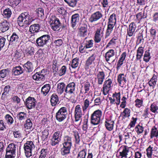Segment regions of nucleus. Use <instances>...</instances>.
I'll return each mask as SVG.
<instances>
[{"label": "nucleus", "instance_id": "nucleus-32", "mask_svg": "<svg viewBox=\"0 0 158 158\" xmlns=\"http://www.w3.org/2000/svg\"><path fill=\"white\" fill-rule=\"evenodd\" d=\"M144 48L142 46H140L138 48L136 51V61L140 60L142 58L144 52Z\"/></svg>", "mask_w": 158, "mask_h": 158}, {"label": "nucleus", "instance_id": "nucleus-28", "mask_svg": "<svg viewBox=\"0 0 158 158\" xmlns=\"http://www.w3.org/2000/svg\"><path fill=\"white\" fill-rule=\"evenodd\" d=\"M35 49L34 47L32 46H29L25 50L24 55L27 57H30L33 56L34 53Z\"/></svg>", "mask_w": 158, "mask_h": 158}, {"label": "nucleus", "instance_id": "nucleus-3", "mask_svg": "<svg viewBox=\"0 0 158 158\" xmlns=\"http://www.w3.org/2000/svg\"><path fill=\"white\" fill-rule=\"evenodd\" d=\"M102 111L99 109L95 110L91 115L90 123L93 125L99 124L101 122Z\"/></svg>", "mask_w": 158, "mask_h": 158}, {"label": "nucleus", "instance_id": "nucleus-17", "mask_svg": "<svg viewBox=\"0 0 158 158\" xmlns=\"http://www.w3.org/2000/svg\"><path fill=\"white\" fill-rule=\"evenodd\" d=\"M154 72L156 73L154 74L152 77L148 81V84L150 87L153 89L156 85L157 81V73L154 70Z\"/></svg>", "mask_w": 158, "mask_h": 158}, {"label": "nucleus", "instance_id": "nucleus-44", "mask_svg": "<svg viewBox=\"0 0 158 158\" xmlns=\"http://www.w3.org/2000/svg\"><path fill=\"white\" fill-rule=\"evenodd\" d=\"M73 133L74 136L75 143L76 144H79L80 141V137L79 133L76 130L73 131Z\"/></svg>", "mask_w": 158, "mask_h": 158}, {"label": "nucleus", "instance_id": "nucleus-2", "mask_svg": "<svg viewBox=\"0 0 158 158\" xmlns=\"http://www.w3.org/2000/svg\"><path fill=\"white\" fill-rule=\"evenodd\" d=\"M50 38V36L49 35H43L36 39V43L39 47L46 46L45 50H48L51 48L50 45L49 44L51 40Z\"/></svg>", "mask_w": 158, "mask_h": 158}, {"label": "nucleus", "instance_id": "nucleus-22", "mask_svg": "<svg viewBox=\"0 0 158 158\" xmlns=\"http://www.w3.org/2000/svg\"><path fill=\"white\" fill-rule=\"evenodd\" d=\"M50 102L51 105L53 106H56L59 104V97L56 93H53L50 97Z\"/></svg>", "mask_w": 158, "mask_h": 158}, {"label": "nucleus", "instance_id": "nucleus-56", "mask_svg": "<svg viewBox=\"0 0 158 158\" xmlns=\"http://www.w3.org/2000/svg\"><path fill=\"white\" fill-rule=\"evenodd\" d=\"M52 66L53 71L56 72L58 70L59 65L57 64V60L56 59L53 60Z\"/></svg>", "mask_w": 158, "mask_h": 158}, {"label": "nucleus", "instance_id": "nucleus-48", "mask_svg": "<svg viewBox=\"0 0 158 158\" xmlns=\"http://www.w3.org/2000/svg\"><path fill=\"white\" fill-rule=\"evenodd\" d=\"M120 93L119 92L117 93L115 92L112 95V97L116 99V104L117 106L119 105L120 102Z\"/></svg>", "mask_w": 158, "mask_h": 158}, {"label": "nucleus", "instance_id": "nucleus-52", "mask_svg": "<svg viewBox=\"0 0 158 158\" xmlns=\"http://www.w3.org/2000/svg\"><path fill=\"white\" fill-rule=\"evenodd\" d=\"M49 131L48 129H45L42 132L41 138L43 141H45L47 140L49 135Z\"/></svg>", "mask_w": 158, "mask_h": 158}, {"label": "nucleus", "instance_id": "nucleus-21", "mask_svg": "<svg viewBox=\"0 0 158 158\" xmlns=\"http://www.w3.org/2000/svg\"><path fill=\"white\" fill-rule=\"evenodd\" d=\"M23 67L24 68V71H25L27 73L32 72L34 69L33 64L30 61H27L26 63L23 64Z\"/></svg>", "mask_w": 158, "mask_h": 158}, {"label": "nucleus", "instance_id": "nucleus-37", "mask_svg": "<svg viewBox=\"0 0 158 158\" xmlns=\"http://www.w3.org/2000/svg\"><path fill=\"white\" fill-rule=\"evenodd\" d=\"M40 27V25L38 23L31 25L30 27L29 31L33 34L39 31Z\"/></svg>", "mask_w": 158, "mask_h": 158}, {"label": "nucleus", "instance_id": "nucleus-23", "mask_svg": "<svg viewBox=\"0 0 158 158\" xmlns=\"http://www.w3.org/2000/svg\"><path fill=\"white\" fill-rule=\"evenodd\" d=\"M105 72L102 70L98 72L97 75L98 80V83L99 85H102L105 78Z\"/></svg>", "mask_w": 158, "mask_h": 158}, {"label": "nucleus", "instance_id": "nucleus-16", "mask_svg": "<svg viewBox=\"0 0 158 158\" xmlns=\"http://www.w3.org/2000/svg\"><path fill=\"white\" fill-rule=\"evenodd\" d=\"M87 25L84 24L79 28L77 35L81 37H84L87 35Z\"/></svg>", "mask_w": 158, "mask_h": 158}, {"label": "nucleus", "instance_id": "nucleus-30", "mask_svg": "<svg viewBox=\"0 0 158 158\" xmlns=\"http://www.w3.org/2000/svg\"><path fill=\"white\" fill-rule=\"evenodd\" d=\"M79 15L78 14H75L72 16L71 20V26L73 28L76 27L77 23L79 20Z\"/></svg>", "mask_w": 158, "mask_h": 158}, {"label": "nucleus", "instance_id": "nucleus-9", "mask_svg": "<svg viewBox=\"0 0 158 158\" xmlns=\"http://www.w3.org/2000/svg\"><path fill=\"white\" fill-rule=\"evenodd\" d=\"M62 135V133L60 131H57L55 132L52 137L51 145L52 146H55L59 144L61 140Z\"/></svg>", "mask_w": 158, "mask_h": 158}, {"label": "nucleus", "instance_id": "nucleus-25", "mask_svg": "<svg viewBox=\"0 0 158 158\" xmlns=\"http://www.w3.org/2000/svg\"><path fill=\"white\" fill-rule=\"evenodd\" d=\"M131 110L130 108L126 107L124 109L123 111L120 113V117H122V119H125L126 118H129L131 115Z\"/></svg>", "mask_w": 158, "mask_h": 158}, {"label": "nucleus", "instance_id": "nucleus-14", "mask_svg": "<svg viewBox=\"0 0 158 158\" xmlns=\"http://www.w3.org/2000/svg\"><path fill=\"white\" fill-rule=\"evenodd\" d=\"M129 148L127 145H122L118 149L119 152V156L121 158H130V156H128V153L129 152Z\"/></svg>", "mask_w": 158, "mask_h": 158}, {"label": "nucleus", "instance_id": "nucleus-5", "mask_svg": "<svg viewBox=\"0 0 158 158\" xmlns=\"http://www.w3.org/2000/svg\"><path fill=\"white\" fill-rule=\"evenodd\" d=\"M49 22L51 28L54 31H59L61 26L59 19L55 16H51L49 18Z\"/></svg>", "mask_w": 158, "mask_h": 158}, {"label": "nucleus", "instance_id": "nucleus-27", "mask_svg": "<svg viewBox=\"0 0 158 158\" xmlns=\"http://www.w3.org/2000/svg\"><path fill=\"white\" fill-rule=\"evenodd\" d=\"M26 15H27V12L22 13L18 17L17 22L19 26H24V21Z\"/></svg>", "mask_w": 158, "mask_h": 158}, {"label": "nucleus", "instance_id": "nucleus-50", "mask_svg": "<svg viewBox=\"0 0 158 158\" xmlns=\"http://www.w3.org/2000/svg\"><path fill=\"white\" fill-rule=\"evenodd\" d=\"M79 60L78 57H76L73 59L71 62V66L73 69H76L77 68L79 64Z\"/></svg>", "mask_w": 158, "mask_h": 158}, {"label": "nucleus", "instance_id": "nucleus-59", "mask_svg": "<svg viewBox=\"0 0 158 158\" xmlns=\"http://www.w3.org/2000/svg\"><path fill=\"white\" fill-rule=\"evenodd\" d=\"M135 106L139 108L141 107L143 105V101L142 99L137 98L135 101Z\"/></svg>", "mask_w": 158, "mask_h": 158}, {"label": "nucleus", "instance_id": "nucleus-43", "mask_svg": "<svg viewBox=\"0 0 158 158\" xmlns=\"http://www.w3.org/2000/svg\"><path fill=\"white\" fill-rule=\"evenodd\" d=\"M48 152L47 148H42L40 152V155L38 158H47Z\"/></svg>", "mask_w": 158, "mask_h": 158}, {"label": "nucleus", "instance_id": "nucleus-60", "mask_svg": "<svg viewBox=\"0 0 158 158\" xmlns=\"http://www.w3.org/2000/svg\"><path fill=\"white\" fill-rule=\"evenodd\" d=\"M67 68L65 65L63 66L59 70L58 75L60 76H62L65 74L67 72Z\"/></svg>", "mask_w": 158, "mask_h": 158}, {"label": "nucleus", "instance_id": "nucleus-47", "mask_svg": "<svg viewBox=\"0 0 158 158\" xmlns=\"http://www.w3.org/2000/svg\"><path fill=\"white\" fill-rule=\"evenodd\" d=\"M150 110L155 114L158 113V106L156 102H154L151 104L150 106Z\"/></svg>", "mask_w": 158, "mask_h": 158}, {"label": "nucleus", "instance_id": "nucleus-42", "mask_svg": "<svg viewBox=\"0 0 158 158\" xmlns=\"http://www.w3.org/2000/svg\"><path fill=\"white\" fill-rule=\"evenodd\" d=\"M150 51V50L149 49L146 50L143 55V60L146 63L149 62L151 59V57Z\"/></svg>", "mask_w": 158, "mask_h": 158}, {"label": "nucleus", "instance_id": "nucleus-31", "mask_svg": "<svg viewBox=\"0 0 158 158\" xmlns=\"http://www.w3.org/2000/svg\"><path fill=\"white\" fill-rule=\"evenodd\" d=\"M9 23L6 20H5L0 23V30L1 32H4L8 30L9 28Z\"/></svg>", "mask_w": 158, "mask_h": 158}, {"label": "nucleus", "instance_id": "nucleus-11", "mask_svg": "<svg viewBox=\"0 0 158 158\" xmlns=\"http://www.w3.org/2000/svg\"><path fill=\"white\" fill-rule=\"evenodd\" d=\"M82 113L81 108V107L80 105H77L75 108L74 116L75 122H78L81 120L79 124H80L81 121V118L82 115Z\"/></svg>", "mask_w": 158, "mask_h": 158}, {"label": "nucleus", "instance_id": "nucleus-26", "mask_svg": "<svg viewBox=\"0 0 158 158\" xmlns=\"http://www.w3.org/2000/svg\"><path fill=\"white\" fill-rule=\"evenodd\" d=\"M24 71V70L20 66H16L12 69V74L14 76H18L23 73Z\"/></svg>", "mask_w": 158, "mask_h": 158}, {"label": "nucleus", "instance_id": "nucleus-19", "mask_svg": "<svg viewBox=\"0 0 158 158\" xmlns=\"http://www.w3.org/2000/svg\"><path fill=\"white\" fill-rule=\"evenodd\" d=\"M19 37L16 32H13L9 40V45H13L19 42Z\"/></svg>", "mask_w": 158, "mask_h": 158}, {"label": "nucleus", "instance_id": "nucleus-39", "mask_svg": "<svg viewBox=\"0 0 158 158\" xmlns=\"http://www.w3.org/2000/svg\"><path fill=\"white\" fill-rule=\"evenodd\" d=\"M10 86L9 85L5 86L3 89V92L2 94L1 99L2 100H5L6 98V95L8 94L10 90Z\"/></svg>", "mask_w": 158, "mask_h": 158}, {"label": "nucleus", "instance_id": "nucleus-36", "mask_svg": "<svg viewBox=\"0 0 158 158\" xmlns=\"http://www.w3.org/2000/svg\"><path fill=\"white\" fill-rule=\"evenodd\" d=\"M51 89V85L49 84H46L44 85L41 89V93L44 96H46L49 92Z\"/></svg>", "mask_w": 158, "mask_h": 158}, {"label": "nucleus", "instance_id": "nucleus-15", "mask_svg": "<svg viewBox=\"0 0 158 158\" xmlns=\"http://www.w3.org/2000/svg\"><path fill=\"white\" fill-rule=\"evenodd\" d=\"M97 55L95 53H93L89 56L86 60L85 64V69H88L90 65L94 64Z\"/></svg>", "mask_w": 158, "mask_h": 158}, {"label": "nucleus", "instance_id": "nucleus-8", "mask_svg": "<svg viewBox=\"0 0 158 158\" xmlns=\"http://www.w3.org/2000/svg\"><path fill=\"white\" fill-rule=\"evenodd\" d=\"M104 34V29L101 27L97 29L94 32V44H96L100 43L103 37Z\"/></svg>", "mask_w": 158, "mask_h": 158}, {"label": "nucleus", "instance_id": "nucleus-20", "mask_svg": "<svg viewBox=\"0 0 158 158\" xmlns=\"http://www.w3.org/2000/svg\"><path fill=\"white\" fill-rule=\"evenodd\" d=\"M102 16V14L100 12L97 11L91 15L89 19V21L92 23L99 19Z\"/></svg>", "mask_w": 158, "mask_h": 158}, {"label": "nucleus", "instance_id": "nucleus-58", "mask_svg": "<svg viewBox=\"0 0 158 158\" xmlns=\"http://www.w3.org/2000/svg\"><path fill=\"white\" fill-rule=\"evenodd\" d=\"M86 153V149H82L79 152L77 158H85Z\"/></svg>", "mask_w": 158, "mask_h": 158}, {"label": "nucleus", "instance_id": "nucleus-33", "mask_svg": "<svg viewBox=\"0 0 158 158\" xmlns=\"http://www.w3.org/2000/svg\"><path fill=\"white\" fill-rule=\"evenodd\" d=\"M126 77V75H125L123 73L118 74L117 77V81L120 85L122 83L124 84L127 82Z\"/></svg>", "mask_w": 158, "mask_h": 158}, {"label": "nucleus", "instance_id": "nucleus-54", "mask_svg": "<svg viewBox=\"0 0 158 158\" xmlns=\"http://www.w3.org/2000/svg\"><path fill=\"white\" fill-rule=\"evenodd\" d=\"M32 119L30 118L27 119L24 125L25 128L27 129H29L32 127Z\"/></svg>", "mask_w": 158, "mask_h": 158}, {"label": "nucleus", "instance_id": "nucleus-46", "mask_svg": "<svg viewBox=\"0 0 158 158\" xmlns=\"http://www.w3.org/2000/svg\"><path fill=\"white\" fill-rule=\"evenodd\" d=\"M30 15L29 14L28 12H27V15H26L24 21V26L27 27L31 24L32 21Z\"/></svg>", "mask_w": 158, "mask_h": 158}, {"label": "nucleus", "instance_id": "nucleus-49", "mask_svg": "<svg viewBox=\"0 0 158 158\" xmlns=\"http://www.w3.org/2000/svg\"><path fill=\"white\" fill-rule=\"evenodd\" d=\"M137 40L136 41V46L142 43H143L144 39L143 37V34L142 33H139L137 37Z\"/></svg>", "mask_w": 158, "mask_h": 158}, {"label": "nucleus", "instance_id": "nucleus-7", "mask_svg": "<svg viewBox=\"0 0 158 158\" xmlns=\"http://www.w3.org/2000/svg\"><path fill=\"white\" fill-rule=\"evenodd\" d=\"M35 146L32 141H27L24 145V149L26 156L29 158L32 156V150L35 148Z\"/></svg>", "mask_w": 158, "mask_h": 158}, {"label": "nucleus", "instance_id": "nucleus-51", "mask_svg": "<svg viewBox=\"0 0 158 158\" xmlns=\"http://www.w3.org/2000/svg\"><path fill=\"white\" fill-rule=\"evenodd\" d=\"M10 72L9 69H3L0 71V78H4L6 77Z\"/></svg>", "mask_w": 158, "mask_h": 158}, {"label": "nucleus", "instance_id": "nucleus-61", "mask_svg": "<svg viewBox=\"0 0 158 158\" xmlns=\"http://www.w3.org/2000/svg\"><path fill=\"white\" fill-rule=\"evenodd\" d=\"M113 28L114 27H113L107 26V28L105 33V38H107L110 35L113 30Z\"/></svg>", "mask_w": 158, "mask_h": 158}, {"label": "nucleus", "instance_id": "nucleus-29", "mask_svg": "<svg viewBox=\"0 0 158 158\" xmlns=\"http://www.w3.org/2000/svg\"><path fill=\"white\" fill-rule=\"evenodd\" d=\"M66 86L64 82H61L58 83L57 85L56 92L60 94H61L64 91L65 92Z\"/></svg>", "mask_w": 158, "mask_h": 158}, {"label": "nucleus", "instance_id": "nucleus-18", "mask_svg": "<svg viewBox=\"0 0 158 158\" xmlns=\"http://www.w3.org/2000/svg\"><path fill=\"white\" fill-rule=\"evenodd\" d=\"M136 26L134 22H131L129 25L127 29V35L129 37L133 36L135 32Z\"/></svg>", "mask_w": 158, "mask_h": 158}, {"label": "nucleus", "instance_id": "nucleus-40", "mask_svg": "<svg viewBox=\"0 0 158 158\" xmlns=\"http://www.w3.org/2000/svg\"><path fill=\"white\" fill-rule=\"evenodd\" d=\"M87 37H85L83 42L84 45L85 46V47L87 49L92 47L94 41L92 39L87 40Z\"/></svg>", "mask_w": 158, "mask_h": 158}, {"label": "nucleus", "instance_id": "nucleus-34", "mask_svg": "<svg viewBox=\"0 0 158 158\" xmlns=\"http://www.w3.org/2000/svg\"><path fill=\"white\" fill-rule=\"evenodd\" d=\"M32 78L34 80L39 81H43L45 79V77L40 74V72H36L32 76Z\"/></svg>", "mask_w": 158, "mask_h": 158}, {"label": "nucleus", "instance_id": "nucleus-24", "mask_svg": "<svg viewBox=\"0 0 158 158\" xmlns=\"http://www.w3.org/2000/svg\"><path fill=\"white\" fill-rule=\"evenodd\" d=\"M114 122L111 119H106L105 122V126L109 131H111L113 129Z\"/></svg>", "mask_w": 158, "mask_h": 158}, {"label": "nucleus", "instance_id": "nucleus-38", "mask_svg": "<svg viewBox=\"0 0 158 158\" xmlns=\"http://www.w3.org/2000/svg\"><path fill=\"white\" fill-rule=\"evenodd\" d=\"M116 15L113 13L109 19L108 24V26L114 27L116 22Z\"/></svg>", "mask_w": 158, "mask_h": 158}, {"label": "nucleus", "instance_id": "nucleus-53", "mask_svg": "<svg viewBox=\"0 0 158 158\" xmlns=\"http://www.w3.org/2000/svg\"><path fill=\"white\" fill-rule=\"evenodd\" d=\"M16 117L19 120L22 121L26 119V113L24 112H20L17 114Z\"/></svg>", "mask_w": 158, "mask_h": 158}, {"label": "nucleus", "instance_id": "nucleus-4", "mask_svg": "<svg viewBox=\"0 0 158 158\" xmlns=\"http://www.w3.org/2000/svg\"><path fill=\"white\" fill-rule=\"evenodd\" d=\"M18 149L17 145L13 143H10L6 147V149L5 158H15L16 151Z\"/></svg>", "mask_w": 158, "mask_h": 158}, {"label": "nucleus", "instance_id": "nucleus-45", "mask_svg": "<svg viewBox=\"0 0 158 158\" xmlns=\"http://www.w3.org/2000/svg\"><path fill=\"white\" fill-rule=\"evenodd\" d=\"M150 137L152 138L154 137L157 138L158 137V129L155 126H153L151 130Z\"/></svg>", "mask_w": 158, "mask_h": 158}, {"label": "nucleus", "instance_id": "nucleus-6", "mask_svg": "<svg viewBox=\"0 0 158 158\" xmlns=\"http://www.w3.org/2000/svg\"><path fill=\"white\" fill-rule=\"evenodd\" d=\"M68 115L67 108L65 107L60 108L56 114V119L59 122L63 121Z\"/></svg>", "mask_w": 158, "mask_h": 158}, {"label": "nucleus", "instance_id": "nucleus-41", "mask_svg": "<svg viewBox=\"0 0 158 158\" xmlns=\"http://www.w3.org/2000/svg\"><path fill=\"white\" fill-rule=\"evenodd\" d=\"M144 129L143 124L140 123L136 125L135 128V130L138 135L142 133L144 131Z\"/></svg>", "mask_w": 158, "mask_h": 158}, {"label": "nucleus", "instance_id": "nucleus-10", "mask_svg": "<svg viewBox=\"0 0 158 158\" xmlns=\"http://www.w3.org/2000/svg\"><path fill=\"white\" fill-rule=\"evenodd\" d=\"M112 81L113 79L108 78L104 82L102 89L103 93L104 95L108 93L111 86H112Z\"/></svg>", "mask_w": 158, "mask_h": 158}, {"label": "nucleus", "instance_id": "nucleus-13", "mask_svg": "<svg viewBox=\"0 0 158 158\" xmlns=\"http://www.w3.org/2000/svg\"><path fill=\"white\" fill-rule=\"evenodd\" d=\"M76 84L74 82H70L66 86L65 93L69 95L75 94Z\"/></svg>", "mask_w": 158, "mask_h": 158}, {"label": "nucleus", "instance_id": "nucleus-35", "mask_svg": "<svg viewBox=\"0 0 158 158\" xmlns=\"http://www.w3.org/2000/svg\"><path fill=\"white\" fill-rule=\"evenodd\" d=\"M115 54L114 50L113 49L109 50L105 54V58L106 62L109 61L110 59L114 57Z\"/></svg>", "mask_w": 158, "mask_h": 158}, {"label": "nucleus", "instance_id": "nucleus-1", "mask_svg": "<svg viewBox=\"0 0 158 158\" xmlns=\"http://www.w3.org/2000/svg\"><path fill=\"white\" fill-rule=\"evenodd\" d=\"M62 145V147L60 150V154L62 156L66 157L70 153L73 146L72 137L68 135H64Z\"/></svg>", "mask_w": 158, "mask_h": 158}, {"label": "nucleus", "instance_id": "nucleus-57", "mask_svg": "<svg viewBox=\"0 0 158 158\" xmlns=\"http://www.w3.org/2000/svg\"><path fill=\"white\" fill-rule=\"evenodd\" d=\"M137 120V118H135L134 117H132L129 124L127 128L128 129H130L132 127H134Z\"/></svg>", "mask_w": 158, "mask_h": 158}, {"label": "nucleus", "instance_id": "nucleus-12", "mask_svg": "<svg viewBox=\"0 0 158 158\" xmlns=\"http://www.w3.org/2000/svg\"><path fill=\"white\" fill-rule=\"evenodd\" d=\"M36 101L34 97L29 96L27 98L25 102V104L29 109L35 108Z\"/></svg>", "mask_w": 158, "mask_h": 158}, {"label": "nucleus", "instance_id": "nucleus-55", "mask_svg": "<svg viewBox=\"0 0 158 158\" xmlns=\"http://www.w3.org/2000/svg\"><path fill=\"white\" fill-rule=\"evenodd\" d=\"M153 150V147L150 145L146 149L147 152V156L148 158H152V152Z\"/></svg>", "mask_w": 158, "mask_h": 158}, {"label": "nucleus", "instance_id": "nucleus-64", "mask_svg": "<svg viewBox=\"0 0 158 158\" xmlns=\"http://www.w3.org/2000/svg\"><path fill=\"white\" fill-rule=\"evenodd\" d=\"M150 32L151 37H152L153 40L155 39L156 37V29L153 27H152L150 30Z\"/></svg>", "mask_w": 158, "mask_h": 158}, {"label": "nucleus", "instance_id": "nucleus-63", "mask_svg": "<svg viewBox=\"0 0 158 158\" xmlns=\"http://www.w3.org/2000/svg\"><path fill=\"white\" fill-rule=\"evenodd\" d=\"M5 118L8 124H12L14 122V119L9 114H6Z\"/></svg>", "mask_w": 158, "mask_h": 158}, {"label": "nucleus", "instance_id": "nucleus-62", "mask_svg": "<svg viewBox=\"0 0 158 158\" xmlns=\"http://www.w3.org/2000/svg\"><path fill=\"white\" fill-rule=\"evenodd\" d=\"M89 105V99H87L85 100L84 102V106L82 107L83 111H85Z\"/></svg>", "mask_w": 158, "mask_h": 158}]
</instances>
